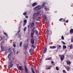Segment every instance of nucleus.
Wrapping results in <instances>:
<instances>
[{
    "label": "nucleus",
    "instance_id": "1",
    "mask_svg": "<svg viewBox=\"0 0 73 73\" xmlns=\"http://www.w3.org/2000/svg\"><path fill=\"white\" fill-rule=\"evenodd\" d=\"M41 9V6H40V5L37 6L36 7L34 8V9H35L36 11H38V10H40V9Z\"/></svg>",
    "mask_w": 73,
    "mask_h": 73
},
{
    "label": "nucleus",
    "instance_id": "2",
    "mask_svg": "<svg viewBox=\"0 0 73 73\" xmlns=\"http://www.w3.org/2000/svg\"><path fill=\"white\" fill-rule=\"evenodd\" d=\"M59 56L60 58V60L61 61H63L64 60V58H65V56L64 55H59Z\"/></svg>",
    "mask_w": 73,
    "mask_h": 73
},
{
    "label": "nucleus",
    "instance_id": "3",
    "mask_svg": "<svg viewBox=\"0 0 73 73\" xmlns=\"http://www.w3.org/2000/svg\"><path fill=\"white\" fill-rule=\"evenodd\" d=\"M38 14L37 13H35L33 15V20H34L36 19V17L37 16Z\"/></svg>",
    "mask_w": 73,
    "mask_h": 73
},
{
    "label": "nucleus",
    "instance_id": "4",
    "mask_svg": "<svg viewBox=\"0 0 73 73\" xmlns=\"http://www.w3.org/2000/svg\"><path fill=\"white\" fill-rule=\"evenodd\" d=\"M48 29H47V31L46 32V34L47 35H48L49 33V35H52V32L51 31H49L48 30Z\"/></svg>",
    "mask_w": 73,
    "mask_h": 73
},
{
    "label": "nucleus",
    "instance_id": "5",
    "mask_svg": "<svg viewBox=\"0 0 73 73\" xmlns=\"http://www.w3.org/2000/svg\"><path fill=\"white\" fill-rule=\"evenodd\" d=\"M25 68V70L26 73H28V68H27V66L25 65L24 66Z\"/></svg>",
    "mask_w": 73,
    "mask_h": 73
},
{
    "label": "nucleus",
    "instance_id": "6",
    "mask_svg": "<svg viewBox=\"0 0 73 73\" xmlns=\"http://www.w3.org/2000/svg\"><path fill=\"white\" fill-rule=\"evenodd\" d=\"M8 64H13V63H12V60L11 59H9Z\"/></svg>",
    "mask_w": 73,
    "mask_h": 73
},
{
    "label": "nucleus",
    "instance_id": "7",
    "mask_svg": "<svg viewBox=\"0 0 73 73\" xmlns=\"http://www.w3.org/2000/svg\"><path fill=\"white\" fill-rule=\"evenodd\" d=\"M34 26H35V23L34 22H32L30 26L31 28L32 29Z\"/></svg>",
    "mask_w": 73,
    "mask_h": 73
},
{
    "label": "nucleus",
    "instance_id": "8",
    "mask_svg": "<svg viewBox=\"0 0 73 73\" xmlns=\"http://www.w3.org/2000/svg\"><path fill=\"white\" fill-rule=\"evenodd\" d=\"M31 42L32 44H34L35 43V40L33 38H31Z\"/></svg>",
    "mask_w": 73,
    "mask_h": 73
},
{
    "label": "nucleus",
    "instance_id": "9",
    "mask_svg": "<svg viewBox=\"0 0 73 73\" xmlns=\"http://www.w3.org/2000/svg\"><path fill=\"white\" fill-rule=\"evenodd\" d=\"M34 32H31V38H33V36H34Z\"/></svg>",
    "mask_w": 73,
    "mask_h": 73
},
{
    "label": "nucleus",
    "instance_id": "10",
    "mask_svg": "<svg viewBox=\"0 0 73 73\" xmlns=\"http://www.w3.org/2000/svg\"><path fill=\"white\" fill-rule=\"evenodd\" d=\"M9 66H8V68H11L12 67H13V64H8Z\"/></svg>",
    "mask_w": 73,
    "mask_h": 73
},
{
    "label": "nucleus",
    "instance_id": "11",
    "mask_svg": "<svg viewBox=\"0 0 73 73\" xmlns=\"http://www.w3.org/2000/svg\"><path fill=\"white\" fill-rule=\"evenodd\" d=\"M34 33H36V35H39V33H38V31H37V30H35L34 31Z\"/></svg>",
    "mask_w": 73,
    "mask_h": 73
},
{
    "label": "nucleus",
    "instance_id": "12",
    "mask_svg": "<svg viewBox=\"0 0 73 73\" xmlns=\"http://www.w3.org/2000/svg\"><path fill=\"white\" fill-rule=\"evenodd\" d=\"M17 67L18 69H19V70H20L21 71V70H23V68H22V66H17Z\"/></svg>",
    "mask_w": 73,
    "mask_h": 73
},
{
    "label": "nucleus",
    "instance_id": "13",
    "mask_svg": "<svg viewBox=\"0 0 73 73\" xmlns=\"http://www.w3.org/2000/svg\"><path fill=\"white\" fill-rule=\"evenodd\" d=\"M42 16L44 20V21H46V17L45 16V15H43Z\"/></svg>",
    "mask_w": 73,
    "mask_h": 73
},
{
    "label": "nucleus",
    "instance_id": "14",
    "mask_svg": "<svg viewBox=\"0 0 73 73\" xmlns=\"http://www.w3.org/2000/svg\"><path fill=\"white\" fill-rule=\"evenodd\" d=\"M44 9L46 11H48L49 9V7H44Z\"/></svg>",
    "mask_w": 73,
    "mask_h": 73
},
{
    "label": "nucleus",
    "instance_id": "15",
    "mask_svg": "<svg viewBox=\"0 0 73 73\" xmlns=\"http://www.w3.org/2000/svg\"><path fill=\"white\" fill-rule=\"evenodd\" d=\"M37 3L36 2H35L33 4H32V6H36V5H37Z\"/></svg>",
    "mask_w": 73,
    "mask_h": 73
},
{
    "label": "nucleus",
    "instance_id": "16",
    "mask_svg": "<svg viewBox=\"0 0 73 73\" xmlns=\"http://www.w3.org/2000/svg\"><path fill=\"white\" fill-rule=\"evenodd\" d=\"M45 3H43L42 4V6H41V7L42 8H43L45 7Z\"/></svg>",
    "mask_w": 73,
    "mask_h": 73
},
{
    "label": "nucleus",
    "instance_id": "17",
    "mask_svg": "<svg viewBox=\"0 0 73 73\" xmlns=\"http://www.w3.org/2000/svg\"><path fill=\"white\" fill-rule=\"evenodd\" d=\"M33 49H29V52H30V53H32V52H33Z\"/></svg>",
    "mask_w": 73,
    "mask_h": 73
},
{
    "label": "nucleus",
    "instance_id": "18",
    "mask_svg": "<svg viewBox=\"0 0 73 73\" xmlns=\"http://www.w3.org/2000/svg\"><path fill=\"white\" fill-rule=\"evenodd\" d=\"M69 46L70 49H73V46H72V44H70Z\"/></svg>",
    "mask_w": 73,
    "mask_h": 73
},
{
    "label": "nucleus",
    "instance_id": "19",
    "mask_svg": "<svg viewBox=\"0 0 73 73\" xmlns=\"http://www.w3.org/2000/svg\"><path fill=\"white\" fill-rule=\"evenodd\" d=\"M66 63H67L68 65H70V64H71V62H70L69 61L68 62V61H66Z\"/></svg>",
    "mask_w": 73,
    "mask_h": 73
},
{
    "label": "nucleus",
    "instance_id": "20",
    "mask_svg": "<svg viewBox=\"0 0 73 73\" xmlns=\"http://www.w3.org/2000/svg\"><path fill=\"white\" fill-rule=\"evenodd\" d=\"M25 49H27V48H28V44H26L25 45Z\"/></svg>",
    "mask_w": 73,
    "mask_h": 73
},
{
    "label": "nucleus",
    "instance_id": "21",
    "mask_svg": "<svg viewBox=\"0 0 73 73\" xmlns=\"http://www.w3.org/2000/svg\"><path fill=\"white\" fill-rule=\"evenodd\" d=\"M12 54V52H11L9 54L8 56V58H9V57H11V56Z\"/></svg>",
    "mask_w": 73,
    "mask_h": 73
},
{
    "label": "nucleus",
    "instance_id": "22",
    "mask_svg": "<svg viewBox=\"0 0 73 73\" xmlns=\"http://www.w3.org/2000/svg\"><path fill=\"white\" fill-rule=\"evenodd\" d=\"M31 70L33 73H35V71H34V70L33 69V68H31Z\"/></svg>",
    "mask_w": 73,
    "mask_h": 73
},
{
    "label": "nucleus",
    "instance_id": "23",
    "mask_svg": "<svg viewBox=\"0 0 73 73\" xmlns=\"http://www.w3.org/2000/svg\"><path fill=\"white\" fill-rule=\"evenodd\" d=\"M67 71H70V67L68 66L67 67Z\"/></svg>",
    "mask_w": 73,
    "mask_h": 73
},
{
    "label": "nucleus",
    "instance_id": "24",
    "mask_svg": "<svg viewBox=\"0 0 73 73\" xmlns=\"http://www.w3.org/2000/svg\"><path fill=\"white\" fill-rule=\"evenodd\" d=\"M4 34L6 36V37H8V34L5 33H4Z\"/></svg>",
    "mask_w": 73,
    "mask_h": 73
},
{
    "label": "nucleus",
    "instance_id": "25",
    "mask_svg": "<svg viewBox=\"0 0 73 73\" xmlns=\"http://www.w3.org/2000/svg\"><path fill=\"white\" fill-rule=\"evenodd\" d=\"M27 11H25V13H23V15H27Z\"/></svg>",
    "mask_w": 73,
    "mask_h": 73
},
{
    "label": "nucleus",
    "instance_id": "26",
    "mask_svg": "<svg viewBox=\"0 0 73 73\" xmlns=\"http://www.w3.org/2000/svg\"><path fill=\"white\" fill-rule=\"evenodd\" d=\"M56 70H59V68L57 66H56Z\"/></svg>",
    "mask_w": 73,
    "mask_h": 73
},
{
    "label": "nucleus",
    "instance_id": "27",
    "mask_svg": "<svg viewBox=\"0 0 73 73\" xmlns=\"http://www.w3.org/2000/svg\"><path fill=\"white\" fill-rule=\"evenodd\" d=\"M40 21V18L39 17H37L36 18V21Z\"/></svg>",
    "mask_w": 73,
    "mask_h": 73
},
{
    "label": "nucleus",
    "instance_id": "28",
    "mask_svg": "<svg viewBox=\"0 0 73 73\" xmlns=\"http://www.w3.org/2000/svg\"><path fill=\"white\" fill-rule=\"evenodd\" d=\"M63 48H64V49H66V46L65 45H63Z\"/></svg>",
    "mask_w": 73,
    "mask_h": 73
},
{
    "label": "nucleus",
    "instance_id": "29",
    "mask_svg": "<svg viewBox=\"0 0 73 73\" xmlns=\"http://www.w3.org/2000/svg\"><path fill=\"white\" fill-rule=\"evenodd\" d=\"M46 48H45V49H44V52H43L44 53H45V52H46Z\"/></svg>",
    "mask_w": 73,
    "mask_h": 73
},
{
    "label": "nucleus",
    "instance_id": "30",
    "mask_svg": "<svg viewBox=\"0 0 73 73\" xmlns=\"http://www.w3.org/2000/svg\"><path fill=\"white\" fill-rule=\"evenodd\" d=\"M24 23H27V19H26V20H24Z\"/></svg>",
    "mask_w": 73,
    "mask_h": 73
},
{
    "label": "nucleus",
    "instance_id": "31",
    "mask_svg": "<svg viewBox=\"0 0 73 73\" xmlns=\"http://www.w3.org/2000/svg\"><path fill=\"white\" fill-rule=\"evenodd\" d=\"M70 33H73V29H71L70 31Z\"/></svg>",
    "mask_w": 73,
    "mask_h": 73
},
{
    "label": "nucleus",
    "instance_id": "32",
    "mask_svg": "<svg viewBox=\"0 0 73 73\" xmlns=\"http://www.w3.org/2000/svg\"><path fill=\"white\" fill-rule=\"evenodd\" d=\"M26 29H27V27H25L23 29V30H24V32H25V31H26Z\"/></svg>",
    "mask_w": 73,
    "mask_h": 73
},
{
    "label": "nucleus",
    "instance_id": "33",
    "mask_svg": "<svg viewBox=\"0 0 73 73\" xmlns=\"http://www.w3.org/2000/svg\"><path fill=\"white\" fill-rule=\"evenodd\" d=\"M22 46V42H21L20 43V45L19 46L21 47Z\"/></svg>",
    "mask_w": 73,
    "mask_h": 73
},
{
    "label": "nucleus",
    "instance_id": "34",
    "mask_svg": "<svg viewBox=\"0 0 73 73\" xmlns=\"http://www.w3.org/2000/svg\"><path fill=\"white\" fill-rule=\"evenodd\" d=\"M56 47H56V46H52V49H54L55 48H56Z\"/></svg>",
    "mask_w": 73,
    "mask_h": 73
},
{
    "label": "nucleus",
    "instance_id": "35",
    "mask_svg": "<svg viewBox=\"0 0 73 73\" xmlns=\"http://www.w3.org/2000/svg\"><path fill=\"white\" fill-rule=\"evenodd\" d=\"M13 52H14V53H15V48H13Z\"/></svg>",
    "mask_w": 73,
    "mask_h": 73
},
{
    "label": "nucleus",
    "instance_id": "36",
    "mask_svg": "<svg viewBox=\"0 0 73 73\" xmlns=\"http://www.w3.org/2000/svg\"><path fill=\"white\" fill-rule=\"evenodd\" d=\"M63 72L64 73H66V71H65V70H63Z\"/></svg>",
    "mask_w": 73,
    "mask_h": 73
},
{
    "label": "nucleus",
    "instance_id": "37",
    "mask_svg": "<svg viewBox=\"0 0 73 73\" xmlns=\"http://www.w3.org/2000/svg\"><path fill=\"white\" fill-rule=\"evenodd\" d=\"M51 67V66H50L48 67L47 68L48 69H50V68Z\"/></svg>",
    "mask_w": 73,
    "mask_h": 73
},
{
    "label": "nucleus",
    "instance_id": "38",
    "mask_svg": "<svg viewBox=\"0 0 73 73\" xmlns=\"http://www.w3.org/2000/svg\"><path fill=\"white\" fill-rule=\"evenodd\" d=\"M61 38L62 40H64V36H61Z\"/></svg>",
    "mask_w": 73,
    "mask_h": 73
},
{
    "label": "nucleus",
    "instance_id": "39",
    "mask_svg": "<svg viewBox=\"0 0 73 73\" xmlns=\"http://www.w3.org/2000/svg\"><path fill=\"white\" fill-rule=\"evenodd\" d=\"M34 31H35L34 30H33L32 29H31V32H34Z\"/></svg>",
    "mask_w": 73,
    "mask_h": 73
},
{
    "label": "nucleus",
    "instance_id": "40",
    "mask_svg": "<svg viewBox=\"0 0 73 73\" xmlns=\"http://www.w3.org/2000/svg\"><path fill=\"white\" fill-rule=\"evenodd\" d=\"M13 47H14V48H15V47H16V44H13Z\"/></svg>",
    "mask_w": 73,
    "mask_h": 73
},
{
    "label": "nucleus",
    "instance_id": "41",
    "mask_svg": "<svg viewBox=\"0 0 73 73\" xmlns=\"http://www.w3.org/2000/svg\"><path fill=\"white\" fill-rule=\"evenodd\" d=\"M3 40V38L2 37H0V41Z\"/></svg>",
    "mask_w": 73,
    "mask_h": 73
},
{
    "label": "nucleus",
    "instance_id": "42",
    "mask_svg": "<svg viewBox=\"0 0 73 73\" xmlns=\"http://www.w3.org/2000/svg\"><path fill=\"white\" fill-rule=\"evenodd\" d=\"M62 43L63 44H64V45H65L66 44V43H65L64 42L62 41Z\"/></svg>",
    "mask_w": 73,
    "mask_h": 73
},
{
    "label": "nucleus",
    "instance_id": "43",
    "mask_svg": "<svg viewBox=\"0 0 73 73\" xmlns=\"http://www.w3.org/2000/svg\"><path fill=\"white\" fill-rule=\"evenodd\" d=\"M32 47H33V48H35V46L33 45V44H32Z\"/></svg>",
    "mask_w": 73,
    "mask_h": 73
},
{
    "label": "nucleus",
    "instance_id": "44",
    "mask_svg": "<svg viewBox=\"0 0 73 73\" xmlns=\"http://www.w3.org/2000/svg\"><path fill=\"white\" fill-rule=\"evenodd\" d=\"M50 49H53V46H50Z\"/></svg>",
    "mask_w": 73,
    "mask_h": 73
},
{
    "label": "nucleus",
    "instance_id": "45",
    "mask_svg": "<svg viewBox=\"0 0 73 73\" xmlns=\"http://www.w3.org/2000/svg\"><path fill=\"white\" fill-rule=\"evenodd\" d=\"M27 23H24V24H23V26L24 27L25 25H26V24Z\"/></svg>",
    "mask_w": 73,
    "mask_h": 73
},
{
    "label": "nucleus",
    "instance_id": "46",
    "mask_svg": "<svg viewBox=\"0 0 73 73\" xmlns=\"http://www.w3.org/2000/svg\"><path fill=\"white\" fill-rule=\"evenodd\" d=\"M25 18H26V19H28V16H26L25 17Z\"/></svg>",
    "mask_w": 73,
    "mask_h": 73
},
{
    "label": "nucleus",
    "instance_id": "47",
    "mask_svg": "<svg viewBox=\"0 0 73 73\" xmlns=\"http://www.w3.org/2000/svg\"><path fill=\"white\" fill-rule=\"evenodd\" d=\"M33 29L34 30H35V27H33Z\"/></svg>",
    "mask_w": 73,
    "mask_h": 73
},
{
    "label": "nucleus",
    "instance_id": "48",
    "mask_svg": "<svg viewBox=\"0 0 73 73\" xmlns=\"http://www.w3.org/2000/svg\"><path fill=\"white\" fill-rule=\"evenodd\" d=\"M62 20V18H61L59 20V21H61Z\"/></svg>",
    "mask_w": 73,
    "mask_h": 73
},
{
    "label": "nucleus",
    "instance_id": "49",
    "mask_svg": "<svg viewBox=\"0 0 73 73\" xmlns=\"http://www.w3.org/2000/svg\"><path fill=\"white\" fill-rule=\"evenodd\" d=\"M51 58H48V60H51Z\"/></svg>",
    "mask_w": 73,
    "mask_h": 73
},
{
    "label": "nucleus",
    "instance_id": "50",
    "mask_svg": "<svg viewBox=\"0 0 73 73\" xmlns=\"http://www.w3.org/2000/svg\"><path fill=\"white\" fill-rule=\"evenodd\" d=\"M45 60H48V58H47L45 59Z\"/></svg>",
    "mask_w": 73,
    "mask_h": 73
},
{
    "label": "nucleus",
    "instance_id": "51",
    "mask_svg": "<svg viewBox=\"0 0 73 73\" xmlns=\"http://www.w3.org/2000/svg\"><path fill=\"white\" fill-rule=\"evenodd\" d=\"M51 64H53V63H54V62L53 61H52L51 62Z\"/></svg>",
    "mask_w": 73,
    "mask_h": 73
},
{
    "label": "nucleus",
    "instance_id": "52",
    "mask_svg": "<svg viewBox=\"0 0 73 73\" xmlns=\"http://www.w3.org/2000/svg\"><path fill=\"white\" fill-rule=\"evenodd\" d=\"M58 47H59V48H61V45H59Z\"/></svg>",
    "mask_w": 73,
    "mask_h": 73
},
{
    "label": "nucleus",
    "instance_id": "53",
    "mask_svg": "<svg viewBox=\"0 0 73 73\" xmlns=\"http://www.w3.org/2000/svg\"><path fill=\"white\" fill-rule=\"evenodd\" d=\"M20 31L19 30L18 31V33H18L19 34V33H20Z\"/></svg>",
    "mask_w": 73,
    "mask_h": 73
},
{
    "label": "nucleus",
    "instance_id": "54",
    "mask_svg": "<svg viewBox=\"0 0 73 73\" xmlns=\"http://www.w3.org/2000/svg\"><path fill=\"white\" fill-rule=\"evenodd\" d=\"M11 49L9 48V51H11Z\"/></svg>",
    "mask_w": 73,
    "mask_h": 73
},
{
    "label": "nucleus",
    "instance_id": "55",
    "mask_svg": "<svg viewBox=\"0 0 73 73\" xmlns=\"http://www.w3.org/2000/svg\"><path fill=\"white\" fill-rule=\"evenodd\" d=\"M30 27V25H28V28L29 29V27Z\"/></svg>",
    "mask_w": 73,
    "mask_h": 73
},
{
    "label": "nucleus",
    "instance_id": "56",
    "mask_svg": "<svg viewBox=\"0 0 73 73\" xmlns=\"http://www.w3.org/2000/svg\"><path fill=\"white\" fill-rule=\"evenodd\" d=\"M71 41H72V42H73V39H71Z\"/></svg>",
    "mask_w": 73,
    "mask_h": 73
},
{
    "label": "nucleus",
    "instance_id": "57",
    "mask_svg": "<svg viewBox=\"0 0 73 73\" xmlns=\"http://www.w3.org/2000/svg\"><path fill=\"white\" fill-rule=\"evenodd\" d=\"M36 24H38V22H36Z\"/></svg>",
    "mask_w": 73,
    "mask_h": 73
},
{
    "label": "nucleus",
    "instance_id": "58",
    "mask_svg": "<svg viewBox=\"0 0 73 73\" xmlns=\"http://www.w3.org/2000/svg\"><path fill=\"white\" fill-rule=\"evenodd\" d=\"M18 36H19V37H20V36H21V35H18Z\"/></svg>",
    "mask_w": 73,
    "mask_h": 73
},
{
    "label": "nucleus",
    "instance_id": "59",
    "mask_svg": "<svg viewBox=\"0 0 73 73\" xmlns=\"http://www.w3.org/2000/svg\"><path fill=\"white\" fill-rule=\"evenodd\" d=\"M57 49H60V48H59V47H57Z\"/></svg>",
    "mask_w": 73,
    "mask_h": 73
},
{
    "label": "nucleus",
    "instance_id": "60",
    "mask_svg": "<svg viewBox=\"0 0 73 73\" xmlns=\"http://www.w3.org/2000/svg\"><path fill=\"white\" fill-rule=\"evenodd\" d=\"M66 23H68V21H66Z\"/></svg>",
    "mask_w": 73,
    "mask_h": 73
},
{
    "label": "nucleus",
    "instance_id": "61",
    "mask_svg": "<svg viewBox=\"0 0 73 73\" xmlns=\"http://www.w3.org/2000/svg\"><path fill=\"white\" fill-rule=\"evenodd\" d=\"M18 51H17V54H18Z\"/></svg>",
    "mask_w": 73,
    "mask_h": 73
},
{
    "label": "nucleus",
    "instance_id": "62",
    "mask_svg": "<svg viewBox=\"0 0 73 73\" xmlns=\"http://www.w3.org/2000/svg\"><path fill=\"white\" fill-rule=\"evenodd\" d=\"M42 60V59H41L40 60V61H41V60Z\"/></svg>",
    "mask_w": 73,
    "mask_h": 73
},
{
    "label": "nucleus",
    "instance_id": "63",
    "mask_svg": "<svg viewBox=\"0 0 73 73\" xmlns=\"http://www.w3.org/2000/svg\"><path fill=\"white\" fill-rule=\"evenodd\" d=\"M1 49H3V48H1Z\"/></svg>",
    "mask_w": 73,
    "mask_h": 73
},
{
    "label": "nucleus",
    "instance_id": "64",
    "mask_svg": "<svg viewBox=\"0 0 73 73\" xmlns=\"http://www.w3.org/2000/svg\"><path fill=\"white\" fill-rule=\"evenodd\" d=\"M25 54H26V52H25Z\"/></svg>",
    "mask_w": 73,
    "mask_h": 73
}]
</instances>
